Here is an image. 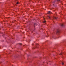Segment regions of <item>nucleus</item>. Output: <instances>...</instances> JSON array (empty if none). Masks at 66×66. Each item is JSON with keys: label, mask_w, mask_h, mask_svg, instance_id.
<instances>
[{"label": "nucleus", "mask_w": 66, "mask_h": 66, "mask_svg": "<svg viewBox=\"0 0 66 66\" xmlns=\"http://www.w3.org/2000/svg\"><path fill=\"white\" fill-rule=\"evenodd\" d=\"M52 13V12H51L50 11H49L48 12V14H51Z\"/></svg>", "instance_id": "nucleus-1"}, {"label": "nucleus", "mask_w": 66, "mask_h": 66, "mask_svg": "<svg viewBox=\"0 0 66 66\" xmlns=\"http://www.w3.org/2000/svg\"><path fill=\"white\" fill-rule=\"evenodd\" d=\"M44 21H43V22L44 23H45V22H46V21H45V19L44 18Z\"/></svg>", "instance_id": "nucleus-2"}, {"label": "nucleus", "mask_w": 66, "mask_h": 66, "mask_svg": "<svg viewBox=\"0 0 66 66\" xmlns=\"http://www.w3.org/2000/svg\"><path fill=\"white\" fill-rule=\"evenodd\" d=\"M63 25H64V24H63V23H62L61 24V26H63Z\"/></svg>", "instance_id": "nucleus-3"}, {"label": "nucleus", "mask_w": 66, "mask_h": 66, "mask_svg": "<svg viewBox=\"0 0 66 66\" xmlns=\"http://www.w3.org/2000/svg\"><path fill=\"white\" fill-rule=\"evenodd\" d=\"M48 18L49 19H50V17L49 16H48Z\"/></svg>", "instance_id": "nucleus-4"}, {"label": "nucleus", "mask_w": 66, "mask_h": 66, "mask_svg": "<svg viewBox=\"0 0 66 66\" xmlns=\"http://www.w3.org/2000/svg\"><path fill=\"white\" fill-rule=\"evenodd\" d=\"M59 32H60V31H57V33H59Z\"/></svg>", "instance_id": "nucleus-5"}, {"label": "nucleus", "mask_w": 66, "mask_h": 66, "mask_svg": "<svg viewBox=\"0 0 66 66\" xmlns=\"http://www.w3.org/2000/svg\"><path fill=\"white\" fill-rule=\"evenodd\" d=\"M54 18H55V19H57L56 18V17H54Z\"/></svg>", "instance_id": "nucleus-6"}, {"label": "nucleus", "mask_w": 66, "mask_h": 66, "mask_svg": "<svg viewBox=\"0 0 66 66\" xmlns=\"http://www.w3.org/2000/svg\"><path fill=\"white\" fill-rule=\"evenodd\" d=\"M64 65V63H63V62H62V65Z\"/></svg>", "instance_id": "nucleus-7"}, {"label": "nucleus", "mask_w": 66, "mask_h": 66, "mask_svg": "<svg viewBox=\"0 0 66 66\" xmlns=\"http://www.w3.org/2000/svg\"><path fill=\"white\" fill-rule=\"evenodd\" d=\"M17 3V4H18V2H17V3Z\"/></svg>", "instance_id": "nucleus-8"}, {"label": "nucleus", "mask_w": 66, "mask_h": 66, "mask_svg": "<svg viewBox=\"0 0 66 66\" xmlns=\"http://www.w3.org/2000/svg\"><path fill=\"white\" fill-rule=\"evenodd\" d=\"M60 55H62V54H60Z\"/></svg>", "instance_id": "nucleus-9"}]
</instances>
